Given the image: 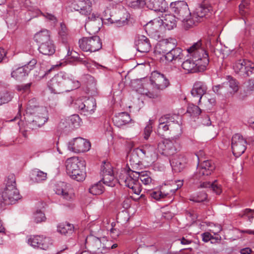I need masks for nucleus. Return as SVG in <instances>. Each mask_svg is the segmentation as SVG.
I'll use <instances>...</instances> for the list:
<instances>
[{
  "label": "nucleus",
  "mask_w": 254,
  "mask_h": 254,
  "mask_svg": "<svg viewBox=\"0 0 254 254\" xmlns=\"http://www.w3.org/2000/svg\"><path fill=\"white\" fill-rule=\"evenodd\" d=\"M66 171L73 180L83 181L86 177V164L84 160L77 157L68 158L65 161Z\"/></svg>",
  "instance_id": "nucleus-4"
},
{
  "label": "nucleus",
  "mask_w": 254,
  "mask_h": 254,
  "mask_svg": "<svg viewBox=\"0 0 254 254\" xmlns=\"http://www.w3.org/2000/svg\"><path fill=\"white\" fill-rule=\"evenodd\" d=\"M243 212H244V213H243L242 216H246L248 217V220L250 222H252L253 219L254 218V210L251 209L250 208H247Z\"/></svg>",
  "instance_id": "nucleus-54"
},
{
  "label": "nucleus",
  "mask_w": 254,
  "mask_h": 254,
  "mask_svg": "<svg viewBox=\"0 0 254 254\" xmlns=\"http://www.w3.org/2000/svg\"><path fill=\"white\" fill-rule=\"evenodd\" d=\"M79 117L78 115H73L71 117L70 121L72 123V126L74 127H77L79 126Z\"/></svg>",
  "instance_id": "nucleus-57"
},
{
  "label": "nucleus",
  "mask_w": 254,
  "mask_h": 254,
  "mask_svg": "<svg viewBox=\"0 0 254 254\" xmlns=\"http://www.w3.org/2000/svg\"><path fill=\"white\" fill-rule=\"evenodd\" d=\"M47 173L38 169L32 170L31 174V178L33 181L35 182H41L47 179Z\"/></svg>",
  "instance_id": "nucleus-35"
},
{
  "label": "nucleus",
  "mask_w": 254,
  "mask_h": 254,
  "mask_svg": "<svg viewBox=\"0 0 254 254\" xmlns=\"http://www.w3.org/2000/svg\"><path fill=\"white\" fill-rule=\"evenodd\" d=\"M102 181L104 184L112 187L115 186L117 182L113 174L104 175V176H103Z\"/></svg>",
  "instance_id": "nucleus-45"
},
{
  "label": "nucleus",
  "mask_w": 254,
  "mask_h": 254,
  "mask_svg": "<svg viewBox=\"0 0 254 254\" xmlns=\"http://www.w3.org/2000/svg\"><path fill=\"white\" fill-rule=\"evenodd\" d=\"M38 113L39 114L34 117L32 122L29 123L27 124L29 128L34 129L37 127H40L47 121L48 117L46 110Z\"/></svg>",
  "instance_id": "nucleus-23"
},
{
  "label": "nucleus",
  "mask_w": 254,
  "mask_h": 254,
  "mask_svg": "<svg viewBox=\"0 0 254 254\" xmlns=\"http://www.w3.org/2000/svg\"><path fill=\"white\" fill-rule=\"evenodd\" d=\"M170 8L175 17L182 21L183 26L187 30L195 25V20L191 18L188 5L185 1H177L171 2Z\"/></svg>",
  "instance_id": "nucleus-3"
},
{
  "label": "nucleus",
  "mask_w": 254,
  "mask_h": 254,
  "mask_svg": "<svg viewBox=\"0 0 254 254\" xmlns=\"http://www.w3.org/2000/svg\"><path fill=\"white\" fill-rule=\"evenodd\" d=\"M56 193L66 200H71L74 198L73 189L69 185L62 183L56 189Z\"/></svg>",
  "instance_id": "nucleus-19"
},
{
  "label": "nucleus",
  "mask_w": 254,
  "mask_h": 254,
  "mask_svg": "<svg viewBox=\"0 0 254 254\" xmlns=\"http://www.w3.org/2000/svg\"><path fill=\"white\" fill-rule=\"evenodd\" d=\"M43 110H45V109L39 107L36 105V100L35 99H32L29 101L26 110L27 113L33 114L36 113H39Z\"/></svg>",
  "instance_id": "nucleus-40"
},
{
  "label": "nucleus",
  "mask_w": 254,
  "mask_h": 254,
  "mask_svg": "<svg viewBox=\"0 0 254 254\" xmlns=\"http://www.w3.org/2000/svg\"><path fill=\"white\" fill-rule=\"evenodd\" d=\"M34 40L39 45L52 40L50 32L47 29H43L36 33L34 35Z\"/></svg>",
  "instance_id": "nucleus-32"
},
{
  "label": "nucleus",
  "mask_w": 254,
  "mask_h": 254,
  "mask_svg": "<svg viewBox=\"0 0 254 254\" xmlns=\"http://www.w3.org/2000/svg\"><path fill=\"white\" fill-rule=\"evenodd\" d=\"M249 4V3L248 1L246 0H244L239 5L240 12L242 15H244L246 12H247V9L248 8Z\"/></svg>",
  "instance_id": "nucleus-51"
},
{
  "label": "nucleus",
  "mask_w": 254,
  "mask_h": 254,
  "mask_svg": "<svg viewBox=\"0 0 254 254\" xmlns=\"http://www.w3.org/2000/svg\"><path fill=\"white\" fill-rule=\"evenodd\" d=\"M85 244L87 248L93 253L96 254H105L108 253L111 249L118 247L117 244H112L111 241L103 237L98 238L93 236L87 237Z\"/></svg>",
  "instance_id": "nucleus-5"
},
{
  "label": "nucleus",
  "mask_w": 254,
  "mask_h": 254,
  "mask_svg": "<svg viewBox=\"0 0 254 254\" xmlns=\"http://www.w3.org/2000/svg\"><path fill=\"white\" fill-rule=\"evenodd\" d=\"M73 8L80 13L86 16H91L92 11V3L89 0H74L72 3Z\"/></svg>",
  "instance_id": "nucleus-18"
},
{
  "label": "nucleus",
  "mask_w": 254,
  "mask_h": 254,
  "mask_svg": "<svg viewBox=\"0 0 254 254\" xmlns=\"http://www.w3.org/2000/svg\"><path fill=\"white\" fill-rule=\"evenodd\" d=\"M227 81L224 82V83H226L225 84L226 89L230 93L237 92L239 90L238 81L231 76H227Z\"/></svg>",
  "instance_id": "nucleus-33"
},
{
  "label": "nucleus",
  "mask_w": 254,
  "mask_h": 254,
  "mask_svg": "<svg viewBox=\"0 0 254 254\" xmlns=\"http://www.w3.org/2000/svg\"><path fill=\"white\" fill-rule=\"evenodd\" d=\"M115 126L121 127L131 122V119L129 115L126 112H122L116 115L113 118Z\"/></svg>",
  "instance_id": "nucleus-30"
},
{
  "label": "nucleus",
  "mask_w": 254,
  "mask_h": 254,
  "mask_svg": "<svg viewBox=\"0 0 254 254\" xmlns=\"http://www.w3.org/2000/svg\"><path fill=\"white\" fill-rule=\"evenodd\" d=\"M152 127L150 124H148L144 128L143 131V137L145 140H147L149 138V137L152 131Z\"/></svg>",
  "instance_id": "nucleus-53"
},
{
  "label": "nucleus",
  "mask_w": 254,
  "mask_h": 254,
  "mask_svg": "<svg viewBox=\"0 0 254 254\" xmlns=\"http://www.w3.org/2000/svg\"><path fill=\"white\" fill-rule=\"evenodd\" d=\"M202 240L205 242H207L211 239L213 238V237L211 235L210 233L209 232H205L202 234L201 235Z\"/></svg>",
  "instance_id": "nucleus-62"
},
{
  "label": "nucleus",
  "mask_w": 254,
  "mask_h": 254,
  "mask_svg": "<svg viewBox=\"0 0 254 254\" xmlns=\"http://www.w3.org/2000/svg\"><path fill=\"white\" fill-rule=\"evenodd\" d=\"M213 7L210 3L207 1H203L196 8L195 13L191 15V18L195 20V24L203 17L210 16L213 12Z\"/></svg>",
  "instance_id": "nucleus-15"
},
{
  "label": "nucleus",
  "mask_w": 254,
  "mask_h": 254,
  "mask_svg": "<svg viewBox=\"0 0 254 254\" xmlns=\"http://www.w3.org/2000/svg\"><path fill=\"white\" fill-rule=\"evenodd\" d=\"M187 51L190 57L182 63V68L188 73L204 70L209 60L208 53L202 45L201 41L194 43Z\"/></svg>",
  "instance_id": "nucleus-1"
},
{
  "label": "nucleus",
  "mask_w": 254,
  "mask_h": 254,
  "mask_svg": "<svg viewBox=\"0 0 254 254\" xmlns=\"http://www.w3.org/2000/svg\"><path fill=\"white\" fill-rule=\"evenodd\" d=\"M27 243L34 248H40L46 250L52 245L49 237L43 235H31L27 238Z\"/></svg>",
  "instance_id": "nucleus-12"
},
{
  "label": "nucleus",
  "mask_w": 254,
  "mask_h": 254,
  "mask_svg": "<svg viewBox=\"0 0 254 254\" xmlns=\"http://www.w3.org/2000/svg\"><path fill=\"white\" fill-rule=\"evenodd\" d=\"M36 64L37 60L33 59L27 64L13 70L11 73V77L17 80H22L28 76L30 71L34 68Z\"/></svg>",
  "instance_id": "nucleus-13"
},
{
  "label": "nucleus",
  "mask_w": 254,
  "mask_h": 254,
  "mask_svg": "<svg viewBox=\"0 0 254 254\" xmlns=\"http://www.w3.org/2000/svg\"><path fill=\"white\" fill-rule=\"evenodd\" d=\"M226 83H222L221 84L217 85L215 86H214L212 88L213 91L217 94H221V90H224L226 89L225 88V84Z\"/></svg>",
  "instance_id": "nucleus-56"
},
{
  "label": "nucleus",
  "mask_w": 254,
  "mask_h": 254,
  "mask_svg": "<svg viewBox=\"0 0 254 254\" xmlns=\"http://www.w3.org/2000/svg\"><path fill=\"white\" fill-rule=\"evenodd\" d=\"M159 124L169 125L170 126L174 127L173 128V137L177 138L182 133V127L178 121H175L174 118L170 115H166L162 116L159 119Z\"/></svg>",
  "instance_id": "nucleus-17"
},
{
  "label": "nucleus",
  "mask_w": 254,
  "mask_h": 254,
  "mask_svg": "<svg viewBox=\"0 0 254 254\" xmlns=\"http://www.w3.org/2000/svg\"><path fill=\"white\" fill-rule=\"evenodd\" d=\"M247 142L243 136L236 133L232 137L231 147L234 155L237 157L240 156L246 149Z\"/></svg>",
  "instance_id": "nucleus-11"
},
{
  "label": "nucleus",
  "mask_w": 254,
  "mask_h": 254,
  "mask_svg": "<svg viewBox=\"0 0 254 254\" xmlns=\"http://www.w3.org/2000/svg\"><path fill=\"white\" fill-rule=\"evenodd\" d=\"M175 186H167L169 189V192H170V195L174 194L176 190L179 189L181 188L183 185V180H177L175 181V183L174 184Z\"/></svg>",
  "instance_id": "nucleus-49"
},
{
  "label": "nucleus",
  "mask_w": 254,
  "mask_h": 254,
  "mask_svg": "<svg viewBox=\"0 0 254 254\" xmlns=\"http://www.w3.org/2000/svg\"><path fill=\"white\" fill-rule=\"evenodd\" d=\"M96 104L95 100L93 98L88 99L82 103L79 108L85 116H88L92 114L95 110Z\"/></svg>",
  "instance_id": "nucleus-29"
},
{
  "label": "nucleus",
  "mask_w": 254,
  "mask_h": 254,
  "mask_svg": "<svg viewBox=\"0 0 254 254\" xmlns=\"http://www.w3.org/2000/svg\"><path fill=\"white\" fill-rule=\"evenodd\" d=\"M215 168L214 164L210 160L204 161L197 172L199 177L210 175Z\"/></svg>",
  "instance_id": "nucleus-28"
},
{
  "label": "nucleus",
  "mask_w": 254,
  "mask_h": 254,
  "mask_svg": "<svg viewBox=\"0 0 254 254\" xmlns=\"http://www.w3.org/2000/svg\"><path fill=\"white\" fill-rule=\"evenodd\" d=\"M234 71L241 76H248L254 72V64L244 59H239L233 64Z\"/></svg>",
  "instance_id": "nucleus-9"
},
{
  "label": "nucleus",
  "mask_w": 254,
  "mask_h": 254,
  "mask_svg": "<svg viewBox=\"0 0 254 254\" xmlns=\"http://www.w3.org/2000/svg\"><path fill=\"white\" fill-rule=\"evenodd\" d=\"M110 234L113 238L116 239L119 235V231L117 229L112 228L110 229Z\"/></svg>",
  "instance_id": "nucleus-63"
},
{
  "label": "nucleus",
  "mask_w": 254,
  "mask_h": 254,
  "mask_svg": "<svg viewBox=\"0 0 254 254\" xmlns=\"http://www.w3.org/2000/svg\"><path fill=\"white\" fill-rule=\"evenodd\" d=\"M128 5L133 8H140L146 6L145 0H127Z\"/></svg>",
  "instance_id": "nucleus-46"
},
{
  "label": "nucleus",
  "mask_w": 254,
  "mask_h": 254,
  "mask_svg": "<svg viewBox=\"0 0 254 254\" xmlns=\"http://www.w3.org/2000/svg\"><path fill=\"white\" fill-rule=\"evenodd\" d=\"M150 80L152 89L148 91L146 95L151 98H157L160 97L161 91L167 87L170 84L169 80L165 75L157 71L151 72Z\"/></svg>",
  "instance_id": "nucleus-6"
},
{
  "label": "nucleus",
  "mask_w": 254,
  "mask_h": 254,
  "mask_svg": "<svg viewBox=\"0 0 254 254\" xmlns=\"http://www.w3.org/2000/svg\"><path fill=\"white\" fill-rule=\"evenodd\" d=\"M39 52L47 56L53 55L56 51V46L53 40L41 44L38 47Z\"/></svg>",
  "instance_id": "nucleus-31"
},
{
  "label": "nucleus",
  "mask_w": 254,
  "mask_h": 254,
  "mask_svg": "<svg viewBox=\"0 0 254 254\" xmlns=\"http://www.w3.org/2000/svg\"><path fill=\"white\" fill-rule=\"evenodd\" d=\"M73 225L67 222H64L61 223L58 226V231L61 234L65 235L68 234H71L73 231Z\"/></svg>",
  "instance_id": "nucleus-41"
},
{
  "label": "nucleus",
  "mask_w": 254,
  "mask_h": 254,
  "mask_svg": "<svg viewBox=\"0 0 254 254\" xmlns=\"http://www.w3.org/2000/svg\"><path fill=\"white\" fill-rule=\"evenodd\" d=\"M139 174L138 172H135L132 170H129L126 177L122 174L119 177V183L131 189L132 191L136 194H139L141 190V185H140L138 179Z\"/></svg>",
  "instance_id": "nucleus-7"
},
{
  "label": "nucleus",
  "mask_w": 254,
  "mask_h": 254,
  "mask_svg": "<svg viewBox=\"0 0 254 254\" xmlns=\"http://www.w3.org/2000/svg\"><path fill=\"white\" fill-rule=\"evenodd\" d=\"M187 112L190 113L191 116L196 117L200 114L201 110L197 106L190 104L188 106Z\"/></svg>",
  "instance_id": "nucleus-47"
},
{
  "label": "nucleus",
  "mask_w": 254,
  "mask_h": 254,
  "mask_svg": "<svg viewBox=\"0 0 254 254\" xmlns=\"http://www.w3.org/2000/svg\"><path fill=\"white\" fill-rule=\"evenodd\" d=\"M137 50L140 53H146L149 51L151 44L149 39L144 35H140L135 41Z\"/></svg>",
  "instance_id": "nucleus-26"
},
{
  "label": "nucleus",
  "mask_w": 254,
  "mask_h": 254,
  "mask_svg": "<svg viewBox=\"0 0 254 254\" xmlns=\"http://www.w3.org/2000/svg\"><path fill=\"white\" fill-rule=\"evenodd\" d=\"M101 170L103 172V176L104 175L113 174L112 167L109 162L104 163V165L101 167Z\"/></svg>",
  "instance_id": "nucleus-50"
},
{
  "label": "nucleus",
  "mask_w": 254,
  "mask_h": 254,
  "mask_svg": "<svg viewBox=\"0 0 254 254\" xmlns=\"http://www.w3.org/2000/svg\"><path fill=\"white\" fill-rule=\"evenodd\" d=\"M31 84V83H28L23 85H18L16 87V89L18 91H26L30 89Z\"/></svg>",
  "instance_id": "nucleus-61"
},
{
  "label": "nucleus",
  "mask_w": 254,
  "mask_h": 254,
  "mask_svg": "<svg viewBox=\"0 0 254 254\" xmlns=\"http://www.w3.org/2000/svg\"><path fill=\"white\" fill-rule=\"evenodd\" d=\"M200 187L201 188L209 189L217 194H220L222 192L221 186L217 184L216 181H215L212 183L207 182H203L200 184Z\"/></svg>",
  "instance_id": "nucleus-38"
},
{
  "label": "nucleus",
  "mask_w": 254,
  "mask_h": 254,
  "mask_svg": "<svg viewBox=\"0 0 254 254\" xmlns=\"http://www.w3.org/2000/svg\"><path fill=\"white\" fill-rule=\"evenodd\" d=\"M157 149L161 154L169 156L174 153L175 147L172 141L165 139L158 143Z\"/></svg>",
  "instance_id": "nucleus-22"
},
{
  "label": "nucleus",
  "mask_w": 254,
  "mask_h": 254,
  "mask_svg": "<svg viewBox=\"0 0 254 254\" xmlns=\"http://www.w3.org/2000/svg\"><path fill=\"white\" fill-rule=\"evenodd\" d=\"M164 57L168 62L176 64L177 62H181L185 58V55L181 48L176 47L164 55Z\"/></svg>",
  "instance_id": "nucleus-21"
},
{
  "label": "nucleus",
  "mask_w": 254,
  "mask_h": 254,
  "mask_svg": "<svg viewBox=\"0 0 254 254\" xmlns=\"http://www.w3.org/2000/svg\"><path fill=\"white\" fill-rule=\"evenodd\" d=\"M12 98V95L9 92L4 93L2 96L0 95V100L2 101V104L9 102L11 100Z\"/></svg>",
  "instance_id": "nucleus-55"
},
{
  "label": "nucleus",
  "mask_w": 254,
  "mask_h": 254,
  "mask_svg": "<svg viewBox=\"0 0 254 254\" xmlns=\"http://www.w3.org/2000/svg\"><path fill=\"white\" fill-rule=\"evenodd\" d=\"M149 194L151 198L159 200L170 195V192L166 191L165 190V188L162 187L160 190L151 191L149 192Z\"/></svg>",
  "instance_id": "nucleus-37"
},
{
  "label": "nucleus",
  "mask_w": 254,
  "mask_h": 254,
  "mask_svg": "<svg viewBox=\"0 0 254 254\" xmlns=\"http://www.w3.org/2000/svg\"><path fill=\"white\" fill-rule=\"evenodd\" d=\"M48 86L51 93L60 94L77 89L80 86V83L78 80H73L67 73L61 71L51 79Z\"/></svg>",
  "instance_id": "nucleus-2"
},
{
  "label": "nucleus",
  "mask_w": 254,
  "mask_h": 254,
  "mask_svg": "<svg viewBox=\"0 0 254 254\" xmlns=\"http://www.w3.org/2000/svg\"><path fill=\"white\" fill-rule=\"evenodd\" d=\"M174 127L170 126L169 125H165L159 124L157 132L158 135L164 137L166 134L169 133L173 135Z\"/></svg>",
  "instance_id": "nucleus-36"
},
{
  "label": "nucleus",
  "mask_w": 254,
  "mask_h": 254,
  "mask_svg": "<svg viewBox=\"0 0 254 254\" xmlns=\"http://www.w3.org/2000/svg\"><path fill=\"white\" fill-rule=\"evenodd\" d=\"M89 192L93 195H99L103 192V187L100 182L92 185L89 189Z\"/></svg>",
  "instance_id": "nucleus-44"
},
{
  "label": "nucleus",
  "mask_w": 254,
  "mask_h": 254,
  "mask_svg": "<svg viewBox=\"0 0 254 254\" xmlns=\"http://www.w3.org/2000/svg\"><path fill=\"white\" fill-rule=\"evenodd\" d=\"M61 40L62 43L66 44L68 43L70 38L68 36L67 29L64 23H61V27L59 32Z\"/></svg>",
  "instance_id": "nucleus-42"
},
{
  "label": "nucleus",
  "mask_w": 254,
  "mask_h": 254,
  "mask_svg": "<svg viewBox=\"0 0 254 254\" xmlns=\"http://www.w3.org/2000/svg\"><path fill=\"white\" fill-rule=\"evenodd\" d=\"M160 28V22L158 19H154L148 23L145 26V29L149 34H153L159 31Z\"/></svg>",
  "instance_id": "nucleus-34"
},
{
  "label": "nucleus",
  "mask_w": 254,
  "mask_h": 254,
  "mask_svg": "<svg viewBox=\"0 0 254 254\" xmlns=\"http://www.w3.org/2000/svg\"><path fill=\"white\" fill-rule=\"evenodd\" d=\"M33 217L34 221L37 223L45 222L46 220L45 214L40 210H37L34 213Z\"/></svg>",
  "instance_id": "nucleus-48"
},
{
  "label": "nucleus",
  "mask_w": 254,
  "mask_h": 254,
  "mask_svg": "<svg viewBox=\"0 0 254 254\" xmlns=\"http://www.w3.org/2000/svg\"><path fill=\"white\" fill-rule=\"evenodd\" d=\"M177 19L175 15L172 14L163 15L161 18L158 19L160 22V29L164 28L168 30L174 29L177 26Z\"/></svg>",
  "instance_id": "nucleus-20"
},
{
  "label": "nucleus",
  "mask_w": 254,
  "mask_h": 254,
  "mask_svg": "<svg viewBox=\"0 0 254 254\" xmlns=\"http://www.w3.org/2000/svg\"><path fill=\"white\" fill-rule=\"evenodd\" d=\"M146 7L155 11L165 12L168 3L165 0H145Z\"/></svg>",
  "instance_id": "nucleus-25"
},
{
  "label": "nucleus",
  "mask_w": 254,
  "mask_h": 254,
  "mask_svg": "<svg viewBox=\"0 0 254 254\" xmlns=\"http://www.w3.org/2000/svg\"><path fill=\"white\" fill-rule=\"evenodd\" d=\"M55 66H51L49 69L45 71L42 68L40 69L39 78H42L47 75L53 69L55 68Z\"/></svg>",
  "instance_id": "nucleus-59"
},
{
  "label": "nucleus",
  "mask_w": 254,
  "mask_h": 254,
  "mask_svg": "<svg viewBox=\"0 0 254 254\" xmlns=\"http://www.w3.org/2000/svg\"><path fill=\"white\" fill-rule=\"evenodd\" d=\"M207 195L205 192H201L196 197L191 198L190 200L196 202H203L207 199Z\"/></svg>",
  "instance_id": "nucleus-52"
},
{
  "label": "nucleus",
  "mask_w": 254,
  "mask_h": 254,
  "mask_svg": "<svg viewBox=\"0 0 254 254\" xmlns=\"http://www.w3.org/2000/svg\"><path fill=\"white\" fill-rule=\"evenodd\" d=\"M246 90L250 92L254 90V80L251 79L245 83Z\"/></svg>",
  "instance_id": "nucleus-58"
},
{
  "label": "nucleus",
  "mask_w": 254,
  "mask_h": 254,
  "mask_svg": "<svg viewBox=\"0 0 254 254\" xmlns=\"http://www.w3.org/2000/svg\"><path fill=\"white\" fill-rule=\"evenodd\" d=\"M43 16L49 21L52 22L54 24H55L57 22V18L52 14L46 13L43 14Z\"/></svg>",
  "instance_id": "nucleus-60"
},
{
  "label": "nucleus",
  "mask_w": 254,
  "mask_h": 254,
  "mask_svg": "<svg viewBox=\"0 0 254 254\" xmlns=\"http://www.w3.org/2000/svg\"><path fill=\"white\" fill-rule=\"evenodd\" d=\"M202 123L203 125L205 126H210L211 124V123L209 117L207 115L204 119H203Z\"/></svg>",
  "instance_id": "nucleus-64"
},
{
  "label": "nucleus",
  "mask_w": 254,
  "mask_h": 254,
  "mask_svg": "<svg viewBox=\"0 0 254 254\" xmlns=\"http://www.w3.org/2000/svg\"><path fill=\"white\" fill-rule=\"evenodd\" d=\"M90 142L81 137L74 138L68 144V149L75 153L87 151L90 149Z\"/></svg>",
  "instance_id": "nucleus-14"
},
{
  "label": "nucleus",
  "mask_w": 254,
  "mask_h": 254,
  "mask_svg": "<svg viewBox=\"0 0 254 254\" xmlns=\"http://www.w3.org/2000/svg\"><path fill=\"white\" fill-rule=\"evenodd\" d=\"M207 90L206 85L203 82L196 81L194 83L191 90V94L194 97L198 99V103L201 102V99Z\"/></svg>",
  "instance_id": "nucleus-24"
},
{
  "label": "nucleus",
  "mask_w": 254,
  "mask_h": 254,
  "mask_svg": "<svg viewBox=\"0 0 254 254\" xmlns=\"http://www.w3.org/2000/svg\"><path fill=\"white\" fill-rule=\"evenodd\" d=\"M102 25V18L98 14L92 13L91 16H88L85 27L86 29L89 30V33L95 34L100 30Z\"/></svg>",
  "instance_id": "nucleus-16"
},
{
  "label": "nucleus",
  "mask_w": 254,
  "mask_h": 254,
  "mask_svg": "<svg viewBox=\"0 0 254 254\" xmlns=\"http://www.w3.org/2000/svg\"><path fill=\"white\" fill-rule=\"evenodd\" d=\"M175 46V44L169 42L167 40H163L159 45V52L167 54L173 50Z\"/></svg>",
  "instance_id": "nucleus-39"
},
{
  "label": "nucleus",
  "mask_w": 254,
  "mask_h": 254,
  "mask_svg": "<svg viewBox=\"0 0 254 254\" xmlns=\"http://www.w3.org/2000/svg\"><path fill=\"white\" fill-rule=\"evenodd\" d=\"M79 48L85 52H96L102 48V43L99 36L84 37L78 41Z\"/></svg>",
  "instance_id": "nucleus-8"
},
{
  "label": "nucleus",
  "mask_w": 254,
  "mask_h": 254,
  "mask_svg": "<svg viewBox=\"0 0 254 254\" xmlns=\"http://www.w3.org/2000/svg\"><path fill=\"white\" fill-rule=\"evenodd\" d=\"M187 159L183 155H177L174 157L171 161L173 170L175 172H181L185 167Z\"/></svg>",
  "instance_id": "nucleus-27"
},
{
  "label": "nucleus",
  "mask_w": 254,
  "mask_h": 254,
  "mask_svg": "<svg viewBox=\"0 0 254 254\" xmlns=\"http://www.w3.org/2000/svg\"><path fill=\"white\" fill-rule=\"evenodd\" d=\"M139 179L144 185H149L153 183V180L149 172L144 171L139 172Z\"/></svg>",
  "instance_id": "nucleus-43"
},
{
  "label": "nucleus",
  "mask_w": 254,
  "mask_h": 254,
  "mask_svg": "<svg viewBox=\"0 0 254 254\" xmlns=\"http://www.w3.org/2000/svg\"><path fill=\"white\" fill-rule=\"evenodd\" d=\"M9 183H7L5 189L2 193L1 196L5 204H11L19 199L20 195L15 186V181L11 184H9Z\"/></svg>",
  "instance_id": "nucleus-10"
}]
</instances>
